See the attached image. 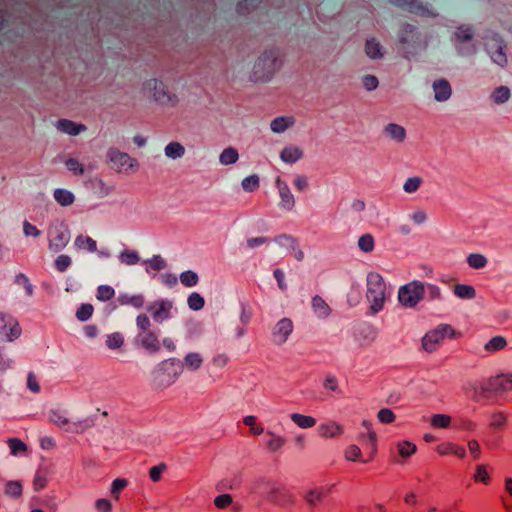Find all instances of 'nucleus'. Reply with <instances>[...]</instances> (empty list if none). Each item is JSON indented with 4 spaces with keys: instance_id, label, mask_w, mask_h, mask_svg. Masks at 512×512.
<instances>
[{
    "instance_id": "1",
    "label": "nucleus",
    "mask_w": 512,
    "mask_h": 512,
    "mask_svg": "<svg viewBox=\"0 0 512 512\" xmlns=\"http://www.w3.org/2000/svg\"><path fill=\"white\" fill-rule=\"evenodd\" d=\"M398 42L405 57L417 52L422 45L421 34L416 27L411 24L405 23L399 30Z\"/></svg>"
},
{
    "instance_id": "2",
    "label": "nucleus",
    "mask_w": 512,
    "mask_h": 512,
    "mask_svg": "<svg viewBox=\"0 0 512 512\" xmlns=\"http://www.w3.org/2000/svg\"><path fill=\"white\" fill-rule=\"evenodd\" d=\"M508 390H512V374H501L491 377L481 384L477 393L483 398H489L493 395L502 394Z\"/></svg>"
},
{
    "instance_id": "3",
    "label": "nucleus",
    "mask_w": 512,
    "mask_h": 512,
    "mask_svg": "<svg viewBox=\"0 0 512 512\" xmlns=\"http://www.w3.org/2000/svg\"><path fill=\"white\" fill-rule=\"evenodd\" d=\"M367 298L372 302L370 311L372 314L379 312L384 304V285L379 274H370L368 276Z\"/></svg>"
},
{
    "instance_id": "4",
    "label": "nucleus",
    "mask_w": 512,
    "mask_h": 512,
    "mask_svg": "<svg viewBox=\"0 0 512 512\" xmlns=\"http://www.w3.org/2000/svg\"><path fill=\"white\" fill-rule=\"evenodd\" d=\"M425 287L419 281H413L401 287L398 293L399 302L405 307H415L423 298Z\"/></svg>"
},
{
    "instance_id": "5",
    "label": "nucleus",
    "mask_w": 512,
    "mask_h": 512,
    "mask_svg": "<svg viewBox=\"0 0 512 512\" xmlns=\"http://www.w3.org/2000/svg\"><path fill=\"white\" fill-rule=\"evenodd\" d=\"M107 157L112 163V167L118 173L128 172L137 165L136 159L130 157L125 152H121L117 148H110L107 152Z\"/></svg>"
},
{
    "instance_id": "6",
    "label": "nucleus",
    "mask_w": 512,
    "mask_h": 512,
    "mask_svg": "<svg viewBox=\"0 0 512 512\" xmlns=\"http://www.w3.org/2000/svg\"><path fill=\"white\" fill-rule=\"evenodd\" d=\"M136 343L149 353L160 351L161 343L153 331L140 332L136 337Z\"/></svg>"
},
{
    "instance_id": "7",
    "label": "nucleus",
    "mask_w": 512,
    "mask_h": 512,
    "mask_svg": "<svg viewBox=\"0 0 512 512\" xmlns=\"http://www.w3.org/2000/svg\"><path fill=\"white\" fill-rule=\"evenodd\" d=\"M269 499L280 506H290L294 504L293 496L283 486L273 487L269 492Z\"/></svg>"
},
{
    "instance_id": "8",
    "label": "nucleus",
    "mask_w": 512,
    "mask_h": 512,
    "mask_svg": "<svg viewBox=\"0 0 512 512\" xmlns=\"http://www.w3.org/2000/svg\"><path fill=\"white\" fill-rule=\"evenodd\" d=\"M361 450L363 453V462L371 460L377 449H376V433L368 429V436H362L360 438Z\"/></svg>"
},
{
    "instance_id": "9",
    "label": "nucleus",
    "mask_w": 512,
    "mask_h": 512,
    "mask_svg": "<svg viewBox=\"0 0 512 512\" xmlns=\"http://www.w3.org/2000/svg\"><path fill=\"white\" fill-rule=\"evenodd\" d=\"M172 303L165 300L154 302L148 307V311L151 312L154 320L160 322L170 317V310Z\"/></svg>"
},
{
    "instance_id": "10",
    "label": "nucleus",
    "mask_w": 512,
    "mask_h": 512,
    "mask_svg": "<svg viewBox=\"0 0 512 512\" xmlns=\"http://www.w3.org/2000/svg\"><path fill=\"white\" fill-rule=\"evenodd\" d=\"M443 340V334H441L438 328H435L424 335L422 338V346L425 351L433 352L436 350L437 345Z\"/></svg>"
},
{
    "instance_id": "11",
    "label": "nucleus",
    "mask_w": 512,
    "mask_h": 512,
    "mask_svg": "<svg viewBox=\"0 0 512 512\" xmlns=\"http://www.w3.org/2000/svg\"><path fill=\"white\" fill-rule=\"evenodd\" d=\"M433 90L435 99L440 102L448 100L452 93L450 83L444 78L434 81Z\"/></svg>"
},
{
    "instance_id": "12",
    "label": "nucleus",
    "mask_w": 512,
    "mask_h": 512,
    "mask_svg": "<svg viewBox=\"0 0 512 512\" xmlns=\"http://www.w3.org/2000/svg\"><path fill=\"white\" fill-rule=\"evenodd\" d=\"M436 451L441 456L453 454L458 458H464L466 455V450L463 446L451 442L439 444L436 447Z\"/></svg>"
},
{
    "instance_id": "13",
    "label": "nucleus",
    "mask_w": 512,
    "mask_h": 512,
    "mask_svg": "<svg viewBox=\"0 0 512 512\" xmlns=\"http://www.w3.org/2000/svg\"><path fill=\"white\" fill-rule=\"evenodd\" d=\"M276 185L279 189L282 205L287 209H291L294 206L295 201L289 187L280 179V177L276 179Z\"/></svg>"
},
{
    "instance_id": "14",
    "label": "nucleus",
    "mask_w": 512,
    "mask_h": 512,
    "mask_svg": "<svg viewBox=\"0 0 512 512\" xmlns=\"http://www.w3.org/2000/svg\"><path fill=\"white\" fill-rule=\"evenodd\" d=\"M56 127L69 135H78L80 132L84 131L86 129L85 125L83 124H77L71 120L68 119H60L58 120Z\"/></svg>"
},
{
    "instance_id": "15",
    "label": "nucleus",
    "mask_w": 512,
    "mask_h": 512,
    "mask_svg": "<svg viewBox=\"0 0 512 512\" xmlns=\"http://www.w3.org/2000/svg\"><path fill=\"white\" fill-rule=\"evenodd\" d=\"M505 48L506 45L503 43V41H496L495 51L491 53V58L493 62L501 67L506 66L508 63Z\"/></svg>"
},
{
    "instance_id": "16",
    "label": "nucleus",
    "mask_w": 512,
    "mask_h": 512,
    "mask_svg": "<svg viewBox=\"0 0 512 512\" xmlns=\"http://www.w3.org/2000/svg\"><path fill=\"white\" fill-rule=\"evenodd\" d=\"M293 330L292 321L288 318L281 319L276 325L275 334L279 337L280 342L286 341L287 337Z\"/></svg>"
},
{
    "instance_id": "17",
    "label": "nucleus",
    "mask_w": 512,
    "mask_h": 512,
    "mask_svg": "<svg viewBox=\"0 0 512 512\" xmlns=\"http://www.w3.org/2000/svg\"><path fill=\"white\" fill-rule=\"evenodd\" d=\"M389 2L411 13L417 14L424 10L417 0H389Z\"/></svg>"
},
{
    "instance_id": "18",
    "label": "nucleus",
    "mask_w": 512,
    "mask_h": 512,
    "mask_svg": "<svg viewBox=\"0 0 512 512\" xmlns=\"http://www.w3.org/2000/svg\"><path fill=\"white\" fill-rule=\"evenodd\" d=\"M302 156V150L295 146L285 147L280 153L281 159L287 163H294L298 161Z\"/></svg>"
},
{
    "instance_id": "19",
    "label": "nucleus",
    "mask_w": 512,
    "mask_h": 512,
    "mask_svg": "<svg viewBox=\"0 0 512 512\" xmlns=\"http://www.w3.org/2000/svg\"><path fill=\"white\" fill-rule=\"evenodd\" d=\"M342 427L335 422L322 424L319 427L320 435L325 438H333L342 434Z\"/></svg>"
},
{
    "instance_id": "20",
    "label": "nucleus",
    "mask_w": 512,
    "mask_h": 512,
    "mask_svg": "<svg viewBox=\"0 0 512 512\" xmlns=\"http://www.w3.org/2000/svg\"><path fill=\"white\" fill-rule=\"evenodd\" d=\"M312 307L320 317H327L331 313V308L329 307V305L325 302V300L322 297L318 295L313 297Z\"/></svg>"
},
{
    "instance_id": "21",
    "label": "nucleus",
    "mask_w": 512,
    "mask_h": 512,
    "mask_svg": "<svg viewBox=\"0 0 512 512\" xmlns=\"http://www.w3.org/2000/svg\"><path fill=\"white\" fill-rule=\"evenodd\" d=\"M397 451L402 458H408L416 453L417 447L414 443L403 440L398 442Z\"/></svg>"
},
{
    "instance_id": "22",
    "label": "nucleus",
    "mask_w": 512,
    "mask_h": 512,
    "mask_svg": "<svg viewBox=\"0 0 512 512\" xmlns=\"http://www.w3.org/2000/svg\"><path fill=\"white\" fill-rule=\"evenodd\" d=\"M453 291L456 296L459 298H474L476 295V291L473 286L466 284H456L454 285Z\"/></svg>"
},
{
    "instance_id": "23",
    "label": "nucleus",
    "mask_w": 512,
    "mask_h": 512,
    "mask_svg": "<svg viewBox=\"0 0 512 512\" xmlns=\"http://www.w3.org/2000/svg\"><path fill=\"white\" fill-rule=\"evenodd\" d=\"M55 200L62 206H69L74 202V195L64 189H56L54 191Z\"/></svg>"
},
{
    "instance_id": "24",
    "label": "nucleus",
    "mask_w": 512,
    "mask_h": 512,
    "mask_svg": "<svg viewBox=\"0 0 512 512\" xmlns=\"http://www.w3.org/2000/svg\"><path fill=\"white\" fill-rule=\"evenodd\" d=\"M491 98L496 104H503L510 98V90L506 86H499L494 89Z\"/></svg>"
},
{
    "instance_id": "25",
    "label": "nucleus",
    "mask_w": 512,
    "mask_h": 512,
    "mask_svg": "<svg viewBox=\"0 0 512 512\" xmlns=\"http://www.w3.org/2000/svg\"><path fill=\"white\" fill-rule=\"evenodd\" d=\"M68 237L65 232L57 231L56 235L50 239L49 247L55 251H59L66 246Z\"/></svg>"
},
{
    "instance_id": "26",
    "label": "nucleus",
    "mask_w": 512,
    "mask_h": 512,
    "mask_svg": "<svg viewBox=\"0 0 512 512\" xmlns=\"http://www.w3.org/2000/svg\"><path fill=\"white\" fill-rule=\"evenodd\" d=\"M239 158L237 150L233 147H228L220 154V162L224 165L234 164Z\"/></svg>"
},
{
    "instance_id": "27",
    "label": "nucleus",
    "mask_w": 512,
    "mask_h": 512,
    "mask_svg": "<svg viewBox=\"0 0 512 512\" xmlns=\"http://www.w3.org/2000/svg\"><path fill=\"white\" fill-rule=\"evenodd\" d=\"M386 132L390 134V136L398 142H402L406 137V131L404 127L390 123L386 126Z\"/></svg>"
},
{
    "instance_id": "28",
    "label": "nucleus",
    "mask_w": 512,
    "mask_h": 512,
    "mask_svg": "<svg viewBox=\"0 0 512 512\" xmlns=\"http://www.w3.org/2000/svg\"><path fill=\"white\" fill-rule=\"evenodd\" d=\"M75 245L79 249H87L90 252H94L97 249L96 242L89 236L79 235L75 240Z\"/></svg>"
},
{
    "instance_id": "29",
    "label": "nucleus",
    "mask_w": 512,
    "mask_h": 512,
    "mask_svg": "<svg viewBox=\"0 0 512 512\" xmlns=\"http://www.w3.org/2000/svg\"><path fill=\"white\" fill-rule=\"evenodd\" d=\"M291 419L301 428H311L316 424V419L302 414H292Z\"/></svg>"
},
{
    "instance_id": "30",
    "label": "nucleus",
    "mask_w": 512,
    "mask_h": 512,
    "mask_svg": "<svg viewBox=\"0 0 512 512\" xmlns=\"http://www.w3.org/2000/svg\"><path fill=\"white\" fill-rule=\"evenodd\" d=\"M506 339L502 336H495L485 345V349L489 352H496L506 347Z\"/></svg>"
},
{
    "instance_id": "31",
    "label": "nucleus",
    "mask_w": 512,
    "mask_h": 512,
    "mask_svg": "<svg viewBox=\"0 0 512 512\" xmlns=\"http://www.w3.org/2000/svg\"><path fill=\"white\" fill-rule=\"evenodd\" d=\"M473 479L475 482H481L485 485L490 483L491 477L484 464L477 465Z\"/></svg>"
},
{
    "instance_id": "32",
    "label": "nucleus",
    "mask_w": 512,
    "mask_h": 512,
    "mask_svg": "<svg viewBox=\"0 0 512 512\" xmlns=\"http://www.w3.org/2000/svg\"><path fill=\"white\" fill-rule=\"evenodd\" d=\"M468 265L474 269H481L486 266L487 259L478 253H472L467 257Z\"/></svg>"
},
{
    "instance_id": "33",
    "label": "nucleus",
    "mask_w": 512,
    "mask_h": 512,
    "mask_svg": "<svg viewBox=\"0 0 512 512\" xmlns=\"http://www.w3.org/2000/svg\"><path fill=\"white\" fill-rule=\"evenodd\" d=\"M324 496H325V492L322 489H313L307 493L305 499H306V502L311 507H314L322 501Z\"/></svg>"
},
{
    "instance_id": "34",
    "label": "nucleus",
    "mask_w": 512,
    "mask_h": 512,
    "mask_svg": "<svg viewBox=\"0 0 512 512\" xmlns=\"http://www.w3.org/2000/svg\"><path fill=\"white\" fill-rule=\"evenodd\" d=\"M184 152V147L178 142H171L165 148L166 155L171 158L181 157Z\"/></svg>"
},
{
    "instance_id": "35",
    "label": "nucleus",
    "mask_w": 512,
    "mask_h": 512,
    "mask_svg": "<svg viewBox=\"0 0 512 512\" xmlns=\"http://www.w3.org/2000/svg\"><path fill=\"white\" fill-rule=\"evenodd\" d=\"M451 423V417L445 414H435L431 418V425L434 428H447Z\"/></svg>"
},
{
    "instance_id": "36",
    "label": "nucleus",
    "mask_w": 512,
    "mask_h": 512,
    "mask_svg": "<svg viewBox=\"0 0 512 512\" xmlns=\"http://www.w3.org/2000/svg\"><path fill=\"white\" fill-rule=\"evenodd\" d=\"M5 493L18 498L22 495V484L19 481H8L5 486Z\"/></svg>"
},
{
    "instance_id": "37",
    "label": "nucleus",
    "mask_w": 512,
    "mask_h": 512,
    "mask_svg": "<svg viewBox=\"0 0 512 512\" xmlns=\"http://www.w3.org/2000/svg\"><path fill=\"white\" fill-rule=\"evenodd\" d=\"M124 343V338L119 332L107 336L106 344L110 349H119Z\"/></svg>"
},
{
    "instance_id": "38",
    "label": "nucleus",
    "mask_w": 512,
    "mask_h": 512,
    "mask_svg": "<svg viewBox=\"0 0 512 512\" xmlns=\"http://www.w3.org/2000/svg\"><path fill=\"white\" fill-rule=\"evenodd\" d=\"M8 445H9L11 454H13V455L27 451V445L22 440H20L18 438L9 439Z\"/></svg>"
},
{
    "instance_id": "39",
    "label": "nucleus",
    "mask_w": 512,
    "mask_h": 512,
    "mask_svg": "<svg viewBox=\"0 0 512 512\" xmlns=\"http://www.w3.org/2000/svg\"><path fill=\"white\" fill-rule=\"evenodd\" d=\"M48 483L47 473L44 470H38L33 480V486L36 491L46 487Z\"/></svg>"
},
{
    "instance_id": "40",
    "label": "nucleus",
    "mask_w": 512,
    "mask_h": 512,
    "mask_svg": "<svg viewBox=\"0 0 512 512\" xmlns=\"http://www.w3.org/2000/svg\"><path fill=\"white\" fill-rule=\"evenodd\" d=\"M473 38V34L469 27L460 26L455 32V39L458 43H464L470 41Z\"/></svg>"
},
{
    "instance_id": "41",
    "label": "nucleus",
    "mask_w": 512,
    "mask_h": 512,
    "mask_svg": "<svg viewBox=\"0 0 512 512\" xmlns=\"http://www.w3.org/2000/svg\"><path fill=\"white\" fill-rule=\"evenodd\" d=\"M187 302H188V306L192 310H196V311L202 309L205 304L204 298L199 293H192L188 297Z\"/></svg>"
},
{
    "instance_id": "42",
    "label": "nucleus",
    "mask_w": 512,
    "mask_h": 512,
    "mask_svg": "<svg viewBox=\"0 0 512 512\" xmlns=\"http://www.w3.org/2000/svg\"><path fill=\"white\" fill-rule=\"evenodd\" d=\"M180 281L184 286L192 287L198 283V275L193 271H186L180 275Z\"/></svg>"
},
{
    "instance_id": "43",
    "label": "nucleus",
    "mask_w": 512,
    "mask_h": 512,
    "mask_svg": "<svg viewBox=\"0 0 512 512\" xmlns=\"http://www.w3.org/2000/svg\"><path fill=\"white\" fill-rule=\"evenodd\" d=\"M345 456L348 460L352 461H363L364 459L361 447H359L358 445H350L345 452Z\"/></svg>"
},
{
    "instance_id": "44",
    "label": "nucleus",
    "mask_w": 512,
    "mask_h": 512,
    "mask_svg": "<svg viewBox=\"0 0 512 512\" xmlns=\"http://www.w3.org/2000/svg\"><path fill=\"white\" fill-rule=\"evenodd\" d=\"M259 183H260L259 177L257 175H251L249 177H246L242 181V187L246 191L253 192L256 189H258Z\"/></svg>"
},
{
    "instance_id": "45",
    "label": "nucleus",
    "mask_w": 512,
    "mask_h": 512,
    "mask_svg": "<svg viewBox=\"0 0 512 512\" xmlns=\"http://www.w3.org/2000/svg\"><path fill=\"white\" fill-rule=\"evenodd\" d=\"M93 306L91 304H82L76 311V317L80 321L88 320L93 314Z\"/></svg>"
},
{
    "instance_id": "46",
    "label": "nucleus",
    "mask_w": 512,
    "mask_h": 512,
    "mask_svg": "<svg viewBox=\"0 0 512 512\" xmlns=\"http://www.w3.org/2000/svg\"><path fill=\"white\" fill-rule=\"evenodd\" d=\"M114 289L107 285H101L97 289V298L101 301H108L114 297Z\"/></svg>"
},
{
    "instance_id": "47",
    "label": "nucleus",
    "mask_w": 512,
    "mask_h": 512,
    "mask_svg": "<svg viewBox=\"0 0 512 512\" xmlns=\"http://www.w3.org/2000/svg\"><path fill=\"white\" fill-rule=\"evenodd\" d=\"M359 248L364 252H371L374 248V239L370 234H365L358 241Z\"/></svg>"
},
{
    "instance_id": "48",
    "label": "nucleus",
    "mask_w": 512,
    "mask_h": 512,
    "mask_svg": "<svg viewBox=\"0 0 512 512\" xmlns=\"http://www.w3.org/2000/svg\"><path fill=\"white\" fill-rule=\"evenodd\" d=\"M65 165L74 175L84 174V167L77 159L69 158L65 161Z\"/></svg>"
},
{
    "instance_id": "49",
    "label": "nucleus",
    "mask_w": 512,
    "mask_h": 512,
    "mask_svg": "<svg viewBox=\"0 0 512 512\" xmlns=\"http://www.w3.org/2000/svg\"><path fill=\"white\" fill-rule=\"evenodd\" d=\"M127 480L126 479H115L112 483L111 487V495L114 499H119L120 492L127 486Z\"/></svg>"
},
{
    "instance_id": "50",
    "label": "nucleus",
    "mask_w": 512,
    "mask_h": 512,
    "mask_svg": "<svg viewBox=\"0 0 512 512\" xmlns=\"http://www.w3.org/2000/svg\"><path fill=\"white\" fill-rule=\"evenodd\" d=\"M366 53L371 58L380 57L382 54L380 51L379 43L375 42L374 40H368L366 42Z\"/></svg>"
},
{
    "instance_id": "51",
    "label": "nucleus",
    "mask_w": 512,
    "mask_h": 512,
    "mask_svg": "<svg viewBox=\"0 0 512 512\" xmlns=\"http://www.w3.org/2000/svg\"><path fill=\"white\" fill-rule=\"evenodd\" d=\"M202 363V358L198 353H190L185 357V364L191 369H198Z\"/></svg>"
},
{
    "instance_id": "52",
    "label": "nucleus",
    "mask_w": 512,
    "mask_h": 512,
    "mask_svg": "<svg viewBox=\"0 0 512 512\" xmlns=\"http://www.w3.org/2000/svg\"><path fill=\"white\" fill-rule=\"evenodd\" d=\"M507 417L503 412L493 413L491 416V427L502 428L506 425Z\"/></svg>"
},
{
    "instance_id": "53",
    "label": "nucleus",
    "mask_w": 512,
    "mask_h": 512,
    "mask_svg": "<svg viewBox=\"0 0 512 512\" xmlns=\"http://www.w3.org/2000/svg\"><path fill=\"white\" fill-rule=\"evenodd\" d=\"M288 125L289 124L286 118L278 117L271 122V129L274 132L280 133L285 131L288 128Z\"/></svg>"
},
{
    "instance_id": "54",
    "label": "nucleus",
    "mask_w": 512,
    "mask_h": 512,
    "mask_svg": "<svg viewBox=\"0 0 512 512\" xmlns=\"http://www.w3.org/2000/svg\"><path fill=\"white\" fill-rule=\"evenodd\" d=\"M244 424L250 427L254 435H260L263 432V427L256 423V417L247 416L244 418Z\"/></svg>"
},
{
    "instance_id": "55",
    "label": "nucleus",
    "mask_w": 512,
    "mask_h": 512,
    "mask_svg": "<svg viewBox=\"0 0 512 512\" xmlns=\"http://www.w3.org/2000/svg\"><path fill=\"white\" fill-rule=\"evenodd\" d=\"M438 330L443 334V338H456L461 335L460 332H456L455 329L449 324H440Z\"/></svg>"
},
{
    "instance_id": "56",
    "label": "nucleus",
    "mask_w": 512,
    "mask_h": 512,
    "mask_svg": "<svg viewBox=\"0 0 512 512\" xmlns=\"http://www.w3.org/2000/svg\"><path fill=\"white\" fill-rule=\"evenodd\" d=\"M147 265L153 271H160L165 268L166 263L159 255H156L147 261Z\"/></svg>"
},
{
    "instance_id": "57",
    "label": "nucleus",
    "mask_w": 512,
    "mask_h": 512,
    "mask_svg": "<svg viewBox=\"0 0 512 512\" xmlns=\"http://www.w3.org/2000/svg\"><path fill=\"white\" fill-rule=\"evenodd\" d=\"M136 323L141 332L151 331L150 319L145 313L139 314L137 316Z\"/></svg>"
},
{
    "instance_id": "58",
    "label": "nucleus",
    "mask_w": 512,
    "mask_h": 512,
    "mask_svg": "<svg viewBox=\"0 0 512 512\" xmlns=\"http://www.w3.org/2000/svg\"><path fill=\"white\" fill-rule=\"evenodd\" d=\"M232 503V497L229 494H221L214 500V504L219 509H224Z\"/></svg>"
},
{
    "instance_id": "59",
    "label": "nucleus",
    "mask_w": 512,
    "mask_h": 512,
    "mask_svg": "<svg viewBox=\"0 0 512 512\" xmlns=\"http://www.w3.org/2000/svg\"><path fill=\"white\" fill-rule=\"evenodd\" d=\"M71 264V259L67 255H60L55 260V267L58 271L64 272Z\"/></svg>"
},
{
    "instance_id": "60",
    "label": "nucleus",
    "mask_w": 512,
    "mask_h": 512,
    "mask_svg": "<svg viewBox=\"0 0 512 512\" xmlns=\"http://www.w3.org/2000/svg\"><path fill=\"white\" fill-rule=\"evenodd\" d=\"M121 260H122V262H124L128 265H133V264L138 263L139 257L136 252L126 250L121 254Z\"/></svg>"
},
{
    "instance_id": "61",
    "label": "nucleus",
    "mask_w": 512,
    "mask_h": 512,
    "mask_svg": "<svg viewBox=\"0 0 512 512\" xmlns=\"http://www.w3.org/2000/svg\"><path fill=\"white\" fill-rule=\"evenodd\" d=\"M421 184V179L419 177H412L407 179L404 184V190L408 193L415 192Z\"/></svg>"
},
{
    "instance_id": "62",
    "label": "nucleus",
    "mask_w": 512,
    "mask_h": 512,
    "mask_svg": "<svg viewBox=\"0 0 512 512\" xmlns=\"http://www.w3.org/2000/svg\"><path fill=\"white\" fill-rule=\"evenodd\" d=\"M468 449L473 459H478L481 454L480 444L477 440L472 439L468 442Z\"/></svg>"
},
{
    "instance_id": "63",
    "label": "nucleus",
    "mask_w": 512,
    "mask_h": 512,
    "mask_svg": "<svg viewBox=\"0 0 512 512\" xmlns=\"http://www.w3.org/2000/svg\"><path fill=\"white\" fill-rule=\"evenodd\" d=\"M284 444V439L279 436H273L268 442L267 447L271 451L279 450Z\"/></svg>"
},
{
    "instance_id": "64",
    "label": "nucleus",
    "mask_w": 512,
    "mask_h": 512,
    "mask_svg": "<svg viewBox=\"0 0 512 512\" xmlns=\"http://www.w3.org/2000/svg\"><path fill=\"white\" fill-rule=\"evenodd\" d=\"M96 508L99 512H111L112 505L108 499H98L96 501Z\"/></svg>"
}]
</instances>
